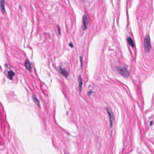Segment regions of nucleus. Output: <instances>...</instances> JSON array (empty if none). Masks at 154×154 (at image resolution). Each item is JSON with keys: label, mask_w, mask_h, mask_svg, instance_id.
Segmentation results:
<instances>
[{"label": "nucleus", "mask_w": 154, "mask_h": 154, "mask_svg": "<svg viewBox=\"0 0 154 154\" xmlns=\"http://www.w3.org/2000/svg\"><path fill=\"white\" fill-rule=\"evenodd\" d=\"M128 66L124 64L116 66L117 72L124 78L127 79L130 75L129 71L128 70Z\"/></svg>", "instance_id": "obj_1"}, {"label": "nucleus", "mask_w": 154, "mask_h": 154, "mask_svg": "<svg viewBox=\"0 0 154 154\" xmlns=\"http://www.w3.org/2000/svg\"><path fill=\"white\" fill-rule=\"evenodd\" d=\"M143 45L145 52L146 53H149L151 48L150 39L149 35H147L145 36Z\"/></svg>", "instance_id": "obj_2"}, {"label": "nucleus", "mask_w": 154, "mask_h": 154, "mask_svg": "<svg viewBox=\"0 0 154 154\" xmlns=\"http://www.w3.org/2000/svg\"><path fill=\"white\" fill-rule=\"evenodd\" d=\"M1 126L2 128L3 129L4 132L7 130L8 131V133H9L10 126L5 119H3L2 117H1Z\"/></svg>", "instance_id": "obj_3"}, {"label": "nucleus", "mask_w": 154, "mask_h": 154, "mask_svg": "<svg viewBox=\"0 0 154 154\" xmlns=\"http://www.w3.org/2000/svg\"><path fill=\"white\" fill-rule=\"evenodd\" d=\"M82 22L83 24L82 25V28L83 30H86L87 27L86 26L87 24H88V19L87 17V16L84 14L83 15L82 17Z\"/></svg>", "instance_id": "obj_4"}, {"label": "nucleus", "mask_w": 154, "mask_h": 154, "mask_svg": "<svg viewBox=\"0 0 154 154\" xmlns=\"http://www.w3.org/2000/svg\"><path fill=\"white\" fill-rule=\"evenodd\" d=\"M44 38L45 39V41L48 42L49 43L52 42V40L51 39L49 33L48 32H44L43 34Z\"/></svg>", "instance_id": "obj_5"}, {"label": "nucleus", "mask_w": 154, "mask_h": 154, "mask_svg": "<svg viewBox=\"0 0 154 154\" xmlns=\"http://www.w3.org/2000/svg\"><path fill=\"white\" fill-rule=\"evenodd\" d=\"M109 122H110V128H111L112 127V124L113 121L115 119V117L113 113L111 111V113L109 115Z\"/></svg>", "instance_id": "obj_6"}, {"label": "nucleus", "mask_w": 154, "mask_h": 154, "mask_svg": "<svg viewBox=\"0 0 154 154\" xmlns=\"http://www.w3.org/2000/svg\"><path fill=\"white\" fill-rule=\"evenodd\" d=\"M24 64L25 66H26V69H28L29 71H30L31 70V63L27 58L26 59V60Z\"/></svg>", "instance_id": "obj_7"}, {"label": "nucleus", "mask_w": 154, "mask_h": 154, "mask_svg": "<svg viewBox=\"0 0 154 154\" xmlns=\"http://www.w3.org/2000/svg\"><path fill=\"white\" fill-rule=\"evenodd\" d=\"M0 7L3 14H5V0H0Z\"/></svg>", "instance_id": "obj_8"}, {"label": "nucleus", "mask_w": 154, "mask_h": 154, "mask_svg": "<svg viewBox=\"0 0 154 154\" xmlns=\"http://www.w3.org/2000/svg\"><path fill=\"white\" fill-rule=\"evenodd\" d=\"M59 72L65 77L68 76L67 71L65 70L64 68H62L61 66H60L59 69Z\"/></svg>", "instance_id": "obj_9"}, {"label": "nucleus", "mask_w": 154, "mask_h": 154, "mask_svg": "<svg viewBox=\"0 0 154 154\" xmlns=\"http://www.w3.org/2000/svg\"><path fill=\"white\" fill-rule=\"evenodd\" d=\"M32 99L34 103L37 104L39 108H41V106L40 104L39 100L36 97L35 95L33 94L32 95Z\"/></svg>", "instance_id": "obj_10"}, {"label": "nucleus", "mask_w": 154, "mask_h": 154, "mask_svg": "<svg viewBox=\"0 0 154 154\" xmlns=\"http://www.w3.org/2000/svg\"><path fill=\"white\" fill-rule=\"evenodd\" d=\"M78 81L79 83V89L80 92L82 91V86L83 84L82 80L81 78V75H79L78 77Z\"/></svg>", "instance_id": "obj_11"}, {"label": "nucleus", "mask_w": 154, "mask_h": 154, "mask_svg": "<svg viewBox=\"0 0 154 154\" xmlns=\"http://www.w3.org/2000/svg\"><path fill=\"white\" fill-rule=\"evenodd\" d=\"M15 75V73L12 70H10L8 72L7 77L10 80L13 79V76Z\"/></svg>", "instance_id": "obj_12"}, {"label": "nucleus", "mask_w": 154, "mask_h": 154, "mask_svg": "<svg viewBox=\"0 0 154 154\" xmlns=\"http://www.w3.org/2000/svg\"><path fill=\"white\" fill-rule=\"evenodd\" d=\"M127 40L128 44L130 45L132 48H134V45L133 41L131 37H129L127 38Z\"/></svg>", "instance_id": "obj_13"}, {"label": "nucleus", "mask_w": 154, "mask_h": 154, "mask_svg": "<svg viewBox=\"0 0 154 154\" xmlns=\"http://www.w3.org/2000/svg\"><path fill=\"white\" fill-rule=\"evenodd\" d=\"M0 112L2 114L4 115V107L3 106L2 103H0Z\"/></svg>", "instance_id": "obj_14"}, {"label": "nucleus", "mask_w": 154, "mask_h": 154, "mask_svg": "<svg viewBox=\"0 0 154 154\" xmlns=\"http://www.w3.org/2000/svg\"><path fill=\"white\" fill-rule=\"evenodd\" d=\"M80 59V67H82V57L81 56H80L79 57Z\"/></svg>", "instance_id": "obj_15"}, {"label": "nucleus", "mask_w": 154, "mask_h": 154, "mask_svg": "<svg viewBox=\"0 0 154 154\" xmlns=\"http://www.w3.org/2000/svg\"><path fill=\"white\" fill-rule=\"evenodd\" d=\"M56 26H57V27L58 28V29L59 35H61V32H60V28L59 27V26L58 25H57Z\"/></svg>", "instance_id": "obj_16"}, {"label": "nucleus", "mask_w": 154, "mask_h": 154, "mask_svg": "<svg viewBox=\"0 0 154 154\" xmlns=\"http://www.w3.org/2000/svg\"><path fill=\"white\" fill-rule=\"evenodd\" d=\"M92 93V91H88L87 92V94L88 96H91V95Z\"/></svg>", "instance_id": "obj_17"}, {"label": "nucleus", "mask_w": 154, "mask_h": 154, "mask_svg": "<svg viewBox=\"0 0 154 154\" xmlns=\"http://www.w3.org/2000/svg\"><path fill=\"white\" fill-rule=\"evenodd\" d=\"M69 45L71 48H72L73 47V44L72 43H70L69 44Z\"/></svg>", "instance_id": "obj_18"}, {"label": "nucleus", "mask_w": 154, "mask_h": 154, "mask_svg": "<svg viewBox=\"0 0 154 154\" xmlns=\"http://www.w3.org/2000/svg\"><path fill=\"white\" fill-rule=\"evenodd\" d=\"M106 110L107 111V112H110V111H111L109 109V108L108 107H106Z\"/></svg>", "instance_id": "obj_19"}, {"label": "nucleus", "mask_w": 154, "mask_h": 154, "mask_svg": "<svg viewBox=\"0 0 154 154\" xmlns=\"http://www.w3.org/2000/svg\"><path fill=\"white\" fill-rule=\"evenodd\" d=\"M127 22H128V20H129V16L128 14H127Z\"/></svg>", "instance_id": "obj_20"}, {"label": "nucleus", "mask_w": 154, "mask_h": 154, "mask_svg": "<svg viewBox=\"0 0 154 154\" xmlns=\"http://www.w3.org/2000/svg\"><path fill=\"white\" fill-rule=\"evenodd\" d=\"M19 8L21 10V11H22V7H21V6L20 5L19 6Z\"/></svg>", "instance_id": "obj_21"}, {"label": "nucleus", "mask_w": 154, "mask_h": 154, "mask_svg": "<svg viewBox=\"0 0 154 154\" xmlns=\"http://www.w3.org/2000/svg\"><path fill=\"white\" fill-rule=\"evenodd\" d=\"M152 124H153V122L152 121H151L150 122L149 125L150 126H152Z\"/></svg>", "instance_id": "obj_22"}, {"label": "nucleus", "mask_w": 154, "mask_h": 154, "mask_svg": "<svg viewBox=\"0 0 154 154\" xmlns=\"http://www.w3.org/2000/svg\"><path fill=\"white\" fill-rule=\"evenodd\" d=\"M4 66L5 68H7L8 67V64L6 63H5L4 64Z\"/></svg>", "instance_id": "obj_23"}, {"label": "nucleus", "mask_w": 154, "mask_h": 154, "mask_svg": "<svg viewBox=\"0 0 154 154\" xmlns=\"http://www.w3.org/2000/svg\"><path fill=\"white\" fill-rule=\"evenodd\" d=\"M66 133L68 135H70V134L68 132H66Z\"/></svg>", "instance_id": "obj_24"}, {"label": "nucleus", "mask_w": 154, "mask_h": 154, "mask_svg": "<svg viewBox=\"0 0 154 154\" xmlns=\"http://www.w3.org/2000/svg\"><path fill=\"white\" fill-rule=\"evenodd\" d=\"M111 111H110V112H107V113H108V115H109V114H110V113H111Z\"/></svg>", "instance_id": "obj_25"}, {"label": "nucleus", "mask_w": 154, "mask_h": 154, "mask_svg": "<svg viewBox=\"0 0 154 154\" xmlns=\"http://www.w3.org/2000/svg\"><path fill=\"white\" fill-rule=\"evenodd\" d=\"M150 142L153 144V145H154V142H153L152 141H151Z\"/></svg>", "instance_id": "obj_26"}, {"label": "nucleus", "mask_w": 154, "mask_h": 154, "mask_svg": "<svg viewBox=\"0 0 154 154\" xmlns=\"http://www.w3.org/2000/svg\"><path fill=\"white\" fill-rule=\"evenodd\" d=\"M152 116H153V115H152L151 116V117H149L148 118H149V119H150V118H151L152 117Z\"/></svg>", "instance_id": "obj_27"}, {"label": "nucleus", "mask_w": 154, "mask_h": 154, "mask_svg": "<svg viewBox=\"0 0 154 154\" xmlns=\"http://www.w3.org/2000/svg\"><path fill=\"white\" fill-rule=\"evenodd\" d=\"M40 88H41V90H42V91L43 92V90H42V86H41V85H40Z\"/></svg>", "instance_id": "obj_28"}, {"label": "nucleus", "mask_w": 154, "mask_h": 154, "mask_svg": "<svg viewBox=\"0 0 154 154\" xmlns=\"http://www.w3.org/2000/svg\"><path fill=\"white\" fill-rule=\"evenodd\" d=\"M128 1H127V6H126V7H127H127H128Z\"/></svg>", "instance_id": "obj_29"}, {"label": "nucleus", "mask_w": 154, "mask_h": 154, "mask_svg": "<svg viewBox=\"0 0 154 154\" xmlns=\"http://www.w3.org/2000/svg\"><path fill=\"white\" fill-rule=\"evenodd\" d=\"M126 13H127V14H128V10H127V9L126 10Z\"/></svg>", "instance_id": "obj_30"}, {"label": "nucleus", "mask_w": 154, "mask_h": 154, "mask_svg": "<svg viewBox=\"0 0 154 154\" xmlns=\"http://www.w3.org/2000/svg\"><path fill=\"white\" fill-rule=\"evenodd\" d=\"M68 112H66V114L67 115H68Z\"/></svg>", "instance_id": "obj_31"}, {"label": "nucleus", "mask_w": 154, "mask_h": 154, "mask_svg": "<svg viewBox=\"0 0 154 154\" xmlns=\"http://www.w3.org/2000/svg\"><path fill=\"white\" fill-rule=\"evenodd\" d=\"M134 83L135 85H136L134 82Z\"/></svg>", "instance_id": "obj_32"}, {"label": "nucleus", "mask_w": 154, "mask_h": 154, "mask_svg": "<svg viewBox=\"0 0 154 154\" xmlns=\"http://www.w3.org/2000/svg\"><path fill=\"white\" fill-rule=\"evenodd\" d=\"M69 154V153H67V154Z\"/></svg>", "instance_id": "obj_33"}]
</instances>
